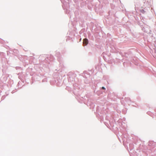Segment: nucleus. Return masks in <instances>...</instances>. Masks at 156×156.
<instances>
[{"label": "nucleus", "mask_w": 156, "mask_h": 156, "mask_svg": "<svg viewBox=\"0 0 156 156\" xmlns=\"http://www.w3.org/2000/svg\"><path fill=\"white\" fill-rule=\"evenodd\" d=\"M102 89H105V87H102Z\"/></svg>", "instance_id": "nucleus-2"}, {"label": "nucleus", "mask_w": 156, "mask_h": 156, "mask_svg": "<svg viewBox=\"0 0 156 156\" xmlns=\"http://www.w3.org/2000/svg\"><path fill=\"white\" fill-rule=\"evenodd\" d=\"M88 41L87 39L85 38L83 40V44L86 45L88 44Z\"/></svg>", "instance_id": "nucleus-1"}]
</instances>
